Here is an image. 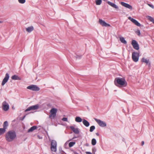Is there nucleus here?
Segmentation results:
<instances>
[{
    "label": "nucleus",
    "mask_w": 154,
    "mask_h": 154,
    "mask_svg": "<svg viewBox=\"0 0 154 154\" xmlns=\"http://www.w3.org/2000/svg\"><path fill=\"white\" fill-rule=\"evenodd\" d=\"M16 132L14 131H10L7 132L5 134L6 140L9 142L13 141L16 137Z\"/></svg>",
    "instance_id": "f257e3e1"
},
{
    "label": "nucleus",
    "mask_w": 154,
    "mask_h": 154,
    "mask_svg": "<svg viewBox=\"0 0 154 154\" xmlns=\"http://www.w3.org/2000/svg\"><path fill=\"white\" fill-rule=\"evenodd\" d=\"M116 82L117 84H116V86L119 88L125 87L127 85V82L124 78H116Z\"/></svg>",
    "instance_id": "f03ea898"
},
{
    "label": "nucleus",
    "mask_w": 154,
    "mask_h": 154,
    "mask_svg": "<svg viewBox=\"0 0 154 154\" xmlns=\"http://www.w3.org/2000/svg\"><path fill=\"white\" fill-rule=\"evenodd\" d=\"M139 53L137 52H134L132 53V58L133 60L135 62H137L139 60Z\"/></svg>",
    "instance_id": "7ed1b4c3"
},
{
    "label": "nucleus",
    "mask_w": 154,
    "mask_h": 154,
    "mask_svg": "<svg viewBox=\"0 0 154 154\" xmlns=\"http://www.w3.org/2000/svg\"><path fill=\"white\" fill-rule=\"evenodd\" d=\"M57 142L54 140H52L51 143V149L54 152H55L57 151Z\"/></svg>",
    "instance_id": "20e7f679"
},
{
    "label": "nucleus",
    "mask_w": 154,
    "mask_h": 154,
    "mask_svg": "<svg viewBox=\"0 0 154 154\" xmlns=\"http://www.w3.org/2000/svg\"><path fill=\"white\" fill-rule=\"evenodd\" d=\"M27 89L33 91H38L40 90L39 88L36 85H32L28 86Z\"/></svg>",
    "instance_id": "39448f33"
},
{
    "label": "nucleus",
    "mask_w": 154,
    "mask_h": 154,
    "mask_svg": "<svg viewBox=\"0 0 154 154\" xmlns=\"http://www.w3.org/2000/svg\"><path fill=\"white\" fill-rule=\"evenodd\" d=\"M50 112L51 114L49 115V117L51 118L52 117L53 118H54L56 116L57 109L54 108H52L50 110Z\"/></svg>",
    "instance_id": "423d86ee"
},
{
    "label": "nucleus",
    "mask_w": 154,
    "mask_h": 154,
    "mask_svg": "<svg viewBox=\"0 0 154 154\" xmlns=\"http://www.w3.org/2000/svg\"><path fill=\"white\" fill-rule=\"evenodd\" d=\"M94 119L100 127H105L106 126V124L105 122L96 118H94Z\"/></svg>",
    "instance_id": "0eeeda50"
},
{
    "label": "nucleus",
    "mask_w": 154,
    "mask_h": 154,
    "mask_svg": "<svg viewBox=\"0 0 154 154\" xmlns=\"http://www.w3.org/2000/svg\"><path fill=\"white\" fill-rule=\"evenodd\" d=\"M39 108V105L36 104L29 107L25 110V112H27L30 110H35L38 109Z\"/></svg>",
    "instance_id": "6e6552de"
},
{
    "label": "nucleus",
    "mask_w": 154,
    "mask_h": 154,
    "mask_svg": "<svg viewBox=\"0 0 154 154\" xmlns=\"http://www.w3.org/2000/svg\"><path fill=\"white\" fill-rule=\"evenodd\" d=\"M2 107L4 111H7L9 109V106L6 101H4L2 103Z\"/></svg>",
    "instance_id": "1a4fd4ad"
},
{
    "label": "nucleus",
    "mask_w": 154,
    "mask_h": 154,
    "mask_svg": "<svg viewBox=\"0 0 154 154\" xmlns=\"http://www.w3.org/2000/svg\"><path fill=\"white\" fill-rule=\"evenodd\" d=\"M131 44L134 49L136 50H138L139 49V45L136 41L134 40H132Z\"/></svg>",
    "instance_id": "9d476101"
},
{
    "label": "nucleus",
    "mask_w": 154,
    "mask_h": 154,
    "mask_svg": "<svg viewBox=\"0 0 154 154\" xmlns=\"http://www.w3.org/2000/svg\"><path fill=\"white\" fill-rule=\"evenodd\" d=\"M9 78V75L8 73L6 74L5 77L2 80V85L3 86L8 82Z\"/></svg>",
    "instance_id": "9b49d317"
},
{
    "label": "nucleus",
    "mask_w": 154,
    "mask_h": 154,
    "mask_svg": "<svg viewBox=\"0 0 154 154\" xmlns=\"http://www.w3.org/2000/svg\"><path fill=\"white\" fill-rule=\"evenodd\" d=\"M100 24L103 26L108 27L110 26V25L106 23L105 21L100 19L99 20Z\"/></svg>",
    "instance_id": "f8f14e48"
},
{
    "label": "nucleus",
    "mask_w": 154,
    "mask_h": 154,
    "mask_svg": "<svg viewBox=\"0 0 154 154\" xmlns=\"http://www.w3.org/2000/svg\"><path fill=\"white\" fill-rule=\"evenodd\" d=\"M128 19L136 26H141V24H140V23H139L136 20L130 17H128Z\"/></svg>",
    "instance_id": "ddd939ff"
},
{
    "label": "nucleus",
    "mask_w": 154,
    "mask_h": 154,
    "mask_svg": "<svg viewBox=\"0 0 154 154\" xmlns=\"http://www.w3.org/2000/svg\"><path fill=\"white\" fill-rule=\"evenodd\" d=\"M128 19L136 26H141V24H140V23H139L136 20L130 17H128Z\"/></svg>",
    "instance_id": "4468645a"
},
{
    "label": "nucleus",
    "mask_w": 154,
    "mask_h": 154,
    "mask_svg": "<svg viewBox=\"0 0 154 154\" xmlns=\"http://www.w3.org/2000/svg\"><path fill=\"white\" fill-rule=\"evenodd\" d=\"M120 4L122 6L128 8L131 10H132L133 9L132 6L128 4L123 2H121Z\"/></svg>",
    "instance_id": "2eb2a0df"
},
{
    "label": "nucleus",
    "mask_w": 154,
    "mask_h": 154,
    "mask_svg": "<svg viewBox=\"0 0 154 154\" xmlns=\"http://www.w3.org/2000/svg\"><path fill=\"white\" fill-rule=\"evenodd\" d=\"M70 129L73 131L75 134H78L79 133V131L78 128H75L73 126H71L70 127Z\"/></svg>",
    "instance_id": "dca6fc26"
},
{
    "label": "nucleus",
    "mask_w": 154,
    "mask_h": 154,
    "mask_svg": "<svg viewBox=\"0 0 154 154\" xmlns=\"http://www.w3.org/2000/svg\"><path fill=\"white\" fill-rule=\"evenodd\" d=\"M141 61L146 63L147 65H148L149 66H151V63L149 62V60H147L146 59L143 58L141 60Z\"/></svg>",
    "instance_id": "f3484780"
},
{
    "label": "nucleus",
    "mask_w": 154,
    "mask_h": 154,
    "mask_svg": "<svg viewBox=\"0 0 154 154\" xmlns=\"http://www.w3.org/2000/svg\"><path fill=\"white\" fill-rule=\"evenodd\" d=\"M34 30V27L32 26L28 27L26 28V31L28 32H31Z\"/></svg>",
    "instance_id": "a211bd4d"
},
{
    "label": "nucleus",
    "mask_w": 154,
    "mask_h": 154,
    "mask_svg": "<svg viewBox=\"0 0 154 154\" xmlns=\"http://www.w3.org/2000/svg\"><path fill=\"white\" fill-rule=\"evenodd\" d=\"M37 128V127L36 126H34L31 127L28 130V132H32L34 130L36 129Z\"/></svg>",
    "instance_id": "6ab92c4d"
},
{
    "label": "nucleus",
    "mask_w": 154,
    "mask_h": 154,
    "mask_svg": "<svg viewBox=\"0 0 154 154\" xmlns=\"http://www.w3.org/2000/svg\"><path fill=\"white\" fill-rule=\"evenodd\" d=\"M83 123L86 127H88L90 125L89 123L86 120L84 119L83 121Z\"/></svg>",
    "instance_id": "aec40b11"
},
{
    "label": "nucleus",
    "mask_w": 154,
    "mask_h": 154,
    "mask_svg": "<svg viewBox=\"0 0 154 154\" xmlns=\"http://www.w3.org/2000/svg\"><path fill=\"white\" fill-rule=\"evenodd\" d=\"M11 78L12 79L14 80H20V78L16 75H14L12 76L11 77Z\"/></svg>",
    "instance_id": "412c9836"
},
{
    "label": "nucleus",
    "mask_w": 154,
    "mask_h": 154,
    "mask_svg": "<svg viewBox=\"0 0 154 154\" xmlns=\"http://www.w3.org/2000/svg\"><path fill=\"white\" fill-rule=\"evenodd\" d=\"M8 126V123L7 121H6L4 123L3 125V128H5L6 130V129L7 128V127Z\"/></svg>",
    "instance_id": "4be33fe9"
},
{
    "label": "nucleus",
    "mask_w": 154,
    "mask_h": 154,
    "mask_svg": "<svg viewBox=\"0 0 154 154\" xmlns=\"http://www.w3.org/2000/svg\"><path fill=\"white\" fill-rule=\"evenodd\" d=\"M75 121L77 122H80L82 121V118L79 117H76L75 118Z\"/></svg>",
    "instance_id": "5701e85b"
},
{
    "label": "nucleus",
    "mask_w": 154,
    "mask_h": 154,
    "mask_svg": "<svg viewBox=\"0 0 154 154\" xmlns=\"http://www.w3.org/2000/svg\"><path fill=\"white\" fill-rule=\"evenodd\" d=\"M6 131L5 128H0V135L3 134Z\"/></svg>",
    "instance_id": "b1692460"
},
{
    "label": "nucleus",
    "mask_w": 154,
    "mask_h": 154,
    "mask_svg": "<svg viewBox=\"0 0 154 154\" xmlns=\"http://www.w3.org/2000/svg\"><path fill=\"white\" fill-rule=\"evenodd\" d=\"M107 3L110 5L112 7L116 8V4L110 2L109 1H108L107 2Z\"/></svg>",
    "instance_id": "393cba45"
},
{
    "label": "nucleus",
    "mask_w": 154,
    "mask_h": 154,
    "mask_svg": "<svg viewBox=\"0 0 154 154\" xmlns=\"http://www.w3.org/2000/svg\"><path fill=\"white\" fill-rule=\"evenodd\" d=\"M97 141L96 139L94 138H93L91 140V144L93 145H95L96 144Z\"/></svg>",
    "instance_id": "a878e982"
},
{
    "label": "nucleus",
    "mask_w": 154,
    "mask_h": 154,
    "mask_svg": "<svg viewBox=\"0 0 154 154\" xmlns=\"http://www.w3.org/2000/svg\"><path fill=\"white\" fill-rule=\"evenodd\" d=\"M102 3L101 0H96V4L97 5H100Z\"/></svg>",
    "instance_id": "bb28decb"
},
{
    "label": "nucleus",
    "mask_w": 154,
    "mask_h": 154,
    "mask_svg": "<svg viewBox=\"0 0 154 154\" xmlns=\"http://www.w3.org/2000/svg\"><path fill=\"white\" fill-rule=\"evenodd\" d=\"M75 143V142H70L69 144V147H72Z\"/></svg>",
    "instance_id": "cd10ccee"
},
{
    "label": "nucleus",
    "mask_w": 154,
    "mask_h": 154,
    "mask_svg": "<svg viewBox=\"0 0 154 154\" xmlns=\"http://www.w3.org/2000/svg\"><path fill=\"white\" fill-rule=\"evenodd\" d=\"M148 19L150 20L154 24V19L152 17L150 16H148Z\"/></svg>",
    "instance_id": "c85d7f7f"
},
{
    "label": "nucleus",
    "mask_w": 154,
    "mask_h": 154,
    "mask_svg": "<svg viewBox=\"0 0 154 154\" xmlns=\"http://www.w3.org/2000/svg\"><path fill=\"white\" fill-rule=\"evenodd\" d=\"M95 129V127L94 126H92L90 127L89 131L91 132H92Z\"/></svg>",
    "instance_id": "c756f323"
},
{
    "label": "nucleus",
    "mask_w": 154,
    "mask_h": 154,
    "mask_svg": "<svg viewBox=\"0 0 154 154\" xmlns=\"http://www.w3.org/2000/svg\"><path fill=\"white\" fill-rule=\"evenodd\" d=\"M120 41L122 43L124 44H126L127 43V42L125 40V39H119Z\"/></svg>",
    "instance_id": "7c9ffc66"
},
{
    "label": "nucleus",
    "mask_w": 154,
    "mask_h": 154,
    "mask_svg": "<svg viewBox=\"0 0 154 154\" xmlns=\"http://www.w3.org/2000/svg\"><path fill=\"white\" fill-rule=\"evenodd\" d=\"M19 2L21 4H24L26 2V0H18Z\"/></svg>",
    "instance_id": "2f4dec72"
},
{
    "label": "nucleus",
    "mask_w": 154,
    "mask_h": 154,
    "mask_svg": "<svg viewBox=\"0 0 154 154\" xmlns=\"http://www.w3.org/2000/svg\"><path fill=\"white\" fill-rule=\"evenodd\" d=\"M135 33L138 35H140V31L139 30H137L136 31Z\"/></svg>",
    "instance_id": "473e14b6"
},
{
    "label": "nucleus",
    "mask_w": 154,
    "mask_h": 154,
    "mask_svg": "<svg viewBox=\"0 0 154 154\" xmlns=\"http://www.w3.org/2000/svg\"><path fill=\"white\" fill-rule=\"evenodd\" d=\"M62 120L64 122H68V119L66 118L63 117L62 119Z\"/></svg>",
    "instance_id": "72a5a7b5"
},
{
    "label": "nucleus",
    "mask_w": 154,
    "mask_h": 154,
    "mask_svg": "<svg viewBox=\"0 0 154 154\" xmlns=\"http://www.w3.org/2000/svg\"><path fill=\"white\" fill-rule=\"evenodd\" d=\"M92 152L94 153V154L95 153V152L96 151V149L94 148H93L92 149Z\"/></svg>",
    "instance_id": "f704fd0d"
},
{
    "label": "nucleus",
    "mask_w": 154,
    "mask_h": 154,
    "mask_svg": "<svg viewBox=\"0 0 154 154\" xmlns=\"http://www.w3.org/2000/svg\"><path fill=\"white\" fill-rule=\"evenodd\" d=\"M147 5L153 9L154 8V7L153 5H152L150 4H147Z\"/></svg>",
    "instance_id": "c9c22d12"
},
{
    "label": "nucleus",
    "mask_w": 154,
    "mask_h": 154,
    "mask_svg": "<svg viewBox=\"0 0 154 154\" xmlns=\"http://www.w3.org/2000/svg\"><path fill=\"white\" fill-rule=\"evenodd\" d=\"M86 154H92L91 152H86Z\"/></svg>",
    "instance_id": "e433bc0d"
},
{
    "label": "nucleus",
    "mask_w": 154,
    "mask_h": 154,
    "mask_svg": "<svg viewBox=\"0 0 154 154\" xmlns=\"http://www.w3.org/2000/svg\"><path fill=\"white\" fill-rule=\"evenodd\" d=\"M144 141H142V144H141V145L142 146H143L144 144Z\"/></svg>",
    "instance_id": "4c0bfd02"
},
{
    "label": "nucleus",
    "mask_w": 154,
    "mask_h": 154,
    "mask_svg": "<svg viewBox=\"0 0 154 154\" xmlns=\"http://www.w3.org/2000/svg\"><path fill=\"white\" fill-rule=\"evenodd\" d=\"M96 134L97 136H98L99 135V133H96Z\"/></svg>",
    "instance_id": "58836bf2"
},
{
    "label": "nucleus",
    "mask_w": 154,
    "mask_h": 154,
    "mask_svg": "<svg viewBox=\"0 0 154 154\" xmlns=\"http://www.w3.org/2000/svg\"><path fill=\"white\" fill-rule=\"evenodd\" d=\"M114 83L116 85V79L114 80Z\"/></svg>",
    "instance_id": "ea45409f"
},
{
    "label": "nucleus",
    "mask_w": 154,
    "mask_h": 154,
    "mask_svg": "<svg viewBox=\"0 0 154 154\" xmlns=\"http://www.w3.org/2000/svg\"><path fill=\"white\" fill-rule=\"evenodd\" d=\"M26 117V116H24L23 117V119L25 117Z\"/></svg>",
    "instance_id": "a19ab883"
},
{
    "label": "nucleus",
    "mask_w": 154,
    "mask_h": 154,
    "mask_svg": "<svg viewBox=\"0 0 154 154\" xmlns=\"http://www.w3.org/2000/svg\"><path fill=\"white\" fill-rule=\"evenodd\" d=\"M3 22V21H0V23H2Z\"/></svg>",
    "instance_id": "79ce46f5"
},
{
    "label": "nucleus",
    "mask_w": 154,
    "mask_h": 154,
    "mask_svg": "<svg viewBox=\"0 0 154 154\" xmlns=\"http://www.w3.org/2000/svg\"><path fill=\"white\" fill-rule=\"evenodd\" d=\"M120 38V39H121V38Z\"/></svg>",
    "instance_id": "37998d69"
},
{
    "label": "nucleus",
    "mask_w": 154,
    "mask_h": 154,
    "mask_svg": "<svg viewBox=\"0 0 154 154\" xmlns=\"http://www.w3.org/2000/svg\"><path fill=\"white\" fill-rule=\"evenodd\" d=\"M75 154H79L77 153H75Z\"/></svg>",
    "instance_id": "c03bdc74"
},
{
    "label": "nucleus",
    "mask_w": 154,
    "mask_h": 154,
    "mask_svg": "<svg viewBox=\"0 0 154 154\" xmlns=\"http://www.w3.org/2000/svg\"><path fill=\"white\" fill-rule=\"evenodd\" d=\"M79 58H80V57H79Z\"/></svg>",
    "instance_id": "a18cd8bd"
}]
</instances>
